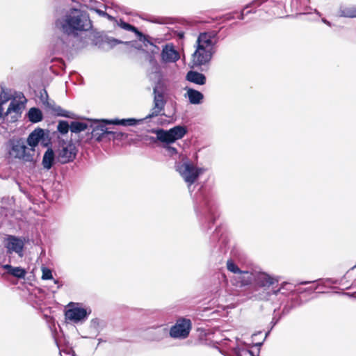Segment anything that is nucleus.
<instances>
[{
    "mask_svg": "<svg viewBox=\"0 0 356 356\" xmlns=\"http://www.w3.org/2000/svg\"><path fill=\"white\" fill-rule=\"evenodd\" d=\"M57 36L55 45L61 50L72 45V37H76L79 33L91 29L92 24L88 15L84 11L70 8L58 16L54 22Z\"/></svg>",
    "mask_w": 356,
    "mask_h": 356,
    "instance_id": "f257e3e1",
    "label": "nucleus"
},
{
    "mask_svg": "<svg viewBox=\"0 0 356 356\" xmlns=\"http://www.w3.org/2000/svg\"><path fill=\"white\" fill-rule=\"evenodd\" d=\"M154 100L153 106L147 115L143 119L136 120L135 118L102 120L94 122H89V128L92 129L91 136L97 141H101L106 136L116 134L115 132L108 131L106 124H115L122 126H134L144 120L153 118L162 115L166 101L164 97L163 88L161 86H156L153 89Z\"/></svg>",
    "mask_w": 356,
    "mask_h": 356,
    "instance_id": "f03ea898",
    "label": "nucleus"
},
{
    "mask_svg": "<svg viewBox=\"0 0 356 356\" xmlns=\"http://www.w3.org/2000/svg\"><path fill=\"white\" fill-rule=\"evenodd\" d=\"M214 35L211 33H202L198 36L195 51L193 54V62L195 65H202L210 61L213 54L215 42L213 41Z\"/></svg>",
    "mask_w": 356,
    "mask_h": 356,
    "instance_id": "7ed1b4c3",
    "label": "nucleus"
},
{
    "mask_svg": "<svg viewBox=\"0 0 356 356\" xmlns=\"http://www.w3.org/2000/svg\"><path fill=\"white\" fill-rule=\"evenodd\" d=\"M227 268L228 270L234 274L231 281L232 284L237 287L250 285L256 278L255 273L248 270L243 271L232 261H227Z\"/></svg>",
    "mask_w": 356,
    "mask_h": 356,
    "instance_id": "20e7f679",
    "label": "nucleus"
},
{
    "mask_svg": "<svg viewBox=\"0 0 356 356\" xmlns=\"http://www.w3.org/2000/svg\"><path fill=\"white\" fill-rule=\"evenodd\" d=\"M176 170L188 184V187L195 183L199 176L204 172L202 168H197L189 162L178 163L176 165Z\"/></svg>",
    "mask_w": 356,
    "mask_h": 356,
    "instance_id": "39448f33",
    "label": "nucleus"
},
{
    "mask_svg": "<svg viewBox=\"0 0 356 356\" xmlns=\"http://www.w3.org/2000/svg\"><path fill=\"white\" fill-rule=\"evenodd\" d=\"M154 132L156 135L157 140L167 145L182 138L187 131L186 127L179 125L169 130L159 129Z\"/></svg>",
    "mask_w": 356,
    "mask_h": 356,
    "instance_id": "423d86ee",
    "label": "nucleus"
},
{
    "mask_svg": "<svg viewBox=\"0 0 356 356\" xmlns=\"http://www.w3.org/2000/svg\"><path fill=\"white\" fill-rule=\"evenodd\" d=\"M10 156L23 160L25 162H33L34 154L33 149L26 146L23 139H19L13 142L9 151Z\"/></svg>",
    "mask_w": 356,
    "mask_h": 356,
    "instance_id": "0eeeda50",
    "label": "nucleus"
},
{
    "mask_svg": "<svg viewBox=\"0 0 356 356\" xmlns=\"http://www.w3.org/2000/svg\"><path fill=\"white\" fill-rule=\"evenodd\" d=\"M191 321L186 318H180L177 320L170 331V335L172 338L185 339L186 338L191 329Z\"/></svg>",
    "mask_w": 356,
    "mask_h": 356,
    "instance_id": "6e6552de",
    "label": "nucleus"
},
{
    "mask_svg": "<svg viewBox=\"0 0 356 356\" xmlns=\"http://www.w3.org/2000/svg\"><path fill=\"white\" fill-rule=\"evenodd\" d=\"M25 105L23 102L13 99L10 102L6 111L3 112L2 118L14 122L21 117Z\"/></svg>",
    "mask_w": 356,
    "mask_h": 356,
    "instance_id": "1a4fd4ad",
    "label": "nucleus"
},
{
    "mask_svg": "<svg viewBox=\"0 0 356 356\" xmlns=\"http://www.w3.org/2000/svg\"><path fill=\"white\" fill-rule=\"evenodd\" d=\"M76 155V149L72 143L63 145L58 151V159L61 163H66L74 159Z\"/></svg>",
    "mask_w": 356,
    "mask_h": 356,
    "instance_id": "9d476101",
    "label": "nucleus"
},
{
    "mask_svg": "<svg viewBox=\"0 0 356 356\" xmlns=\"http://www.w3.org/2000/svg\"><path fill=\"white\" fill-rule=\"evenodd\" d=\"M90 312V309L88 311L87 309L83 307H74L67 309L65 315L66 319L74 323H79L86 319Z\"/></svg>",
    "mask_w": 356,
    "mask_h": 356,
    "instance_id": "9b49d317",
    "label": "nucleus"
},
{
    "mask_svg": "<svg viewBox=\"0 0 356 356\" xmlns=\"http://www.w3.org/2000/svg\"><path fill=\"white\" fill-rule=\"evenodd\" d=\"M24 245V241L19 238L14 236H8L6 238V247L10 253L15 252L19 257H22Z\"/></svg>",
    "mask_w": 356,
    "mask_h": 356,
    "instance_id": "f8f14e48",
    "label": "nucleus"
},
{
    "mask_svg": "<svg viewBox=\"0 0 356 356\" xmlns=\"http://www.w3.org/2000/svg\"><path fill=\"white\" fill-rule=\"evenodd\" d=\"M161 57V61L165 63H175L180 58L179 54L175 49L172 44H168L163 46Z\"/></svg>",
    "mask_w": 356,
    "mask_h": 356,
    "instance_id": "ddd939ff",
    "label": "nucleus"
},
{
    "mask_svg": "<svg viewBox=\"0 0 356 356\" xmlns=\"http://www.w3.org/2000/svg\"><path fill=\"white\" fill-rule=\"evenodd\" d=\"M45 133L42 129H35L33 131L27 138L26 143L29 145V148L33 149V154L35 155V147L40 142H44Z\"/></svg>",
    "mask_w": 356,
    "mask_h": 356,
    "instance_id": "4468645a",
    "label": "nucleus"
},
{
    "mask_svg": "<svg viewBox=\"0 0 356 356\" xmlns=\"http://www.w3.org/2000/svg\"><path fill=\"white\" fill-rule=\"evenodd\" d=\"M257 284L262 287H269L273 285L277 280L265 273H255Z\"/></svg>",
    "mask_w": 356,
    "mask_h": 356,
    "instance_id": "2eb2a0df",
    "label": "nucleus"
},
{
    "mask_svg": "<svg viewBox=\"0 0 356 356\" xmlns=\"http://www.w3.org/2000/svg\"><path fill=\"white\" fill-rule=\"evenodd\" d=\"M188 81L199 85H204L206 82V77L203 74L195 71H190L187 73Z\"/></svg>",
    "mask_w": 356,
    "mask_h": 356,
    "instance_id": "dca6fc26",
    "label": "nucleus"
},
{
    "mask_svg": "<svg viewBox=\"0 0 356 356\" xmlns=\"http://www.w3.org/2000/svg\"><path fill=\"white\" fill-rule=\"evenodd\" d=\"M3 268L7 270V273L17 278H24L26 274L25 269L21 267H13L11 265L6 264Z\"/></svg>",
    "mask_w": 356,
    "mask_h": 356,
    "instance_id": "f3484780",
    "label": "nucleus"
},
{
    "mask_svg": "<svg viewBox=\"0 0 356 356\" xmlns=\"http://www.w3.org/2000/svg\"><path fill=\"white\" fill-rule=\"evenodd\" d=\"M339 15L343 17H356V6H341L339 10Z\"/></svg>",
    "mask_w": 356,
    "mask_h": 356,
    "instance_id": "a211bd4d",
    "label": "nucleus"
},
{
    "mask_svg": "<svg viewBox=\"0 0 356 356\" xmlns=\"http://www.w3.org/2000/svg\"><path fill=\"white\" fill-rule=\"evenodd\" d=\"M187 96L188 97L189 102L193 104H200L204 98L202 93L196 90L191 88L187 90Z\"/></svg>",
    "mask_w": 356,
    "mask_h": 356,
    "instance_id": "6ab92c4d",
    "label": "nucleus"
},
{
    "mask_svg": "<svg viewBox=\"0 0 356 356\" xmlns=\"http://www.w3.org/2000/svg\"><path fill=\"white\" fill-rule=\"evenodd\" d=\"M54 152L51 149H48L42 159V165L44 168L49 170L54 163Z\"/></svg>",
    "mask_w": 356,
    "mask_h": 356,
    "instance_id": "aec40b11",
    "label": "nucleus"
},
{
    "mask_svg": "<svg viewBox=\"0 0 356 356\" xmlns=\"http://www.w3.org/2000/svg\"><path fill=\"white\" fill-rule=\"evenodd\" d=\"M117 24L119 26H120L122 29L124 30L134 32L138 36L139 40H145V35H143L141 32L138 31L135 26L122 20H120L117 22Z\"/></svg>",
    "mask_w": 356,
    "mask_h": 356,
    "instance_id": "412c9836",
    "label": "nucleus"
},
{
    "mask_svg": "<svg viewBox=\"0 0 356 356\" xmlns=\"http://www.w3.org/2000/svg\"><path fill=\"white\" fill-rule=\"evenodd\" d=\"M29 120L33 123L40 122L42 120V113L41 111L37 108H31L28 112Z\"/></svg>",
    "mask_w": 356,
    "mask_h": 356,
    "instance_id": "4be33fe9",
    "label": "nucleus"
},
{
    "mask_svg": "<svg viewBox=\"0 0 356 356\" xmlns=\"http://www.w3.org/2000/svg\"><path fill=\"white\" fill-rule=\"evenodd\" d=\"M90 123L83 122H72L70 124V130L73 133H79L89 128Z\"/></svg>",
    "mask_w": 356,
    "mask_h": 356,
    "instance_id": "5701e85b",
    "label": "nucleus"
},
{
    "mask_svg": "<svg viewBox=\"0 0 356 356\" xmlns=\"http://www.w3.org/2000/svg\"><path fill=\"white\" fill-rule=\"evenodd\" d=\"M57 129L61 134H65L70 129V124L66 121H60Z\"/></svg>",
    "mask_w": 356,
    "mask_h": 356,
    "instance_id": "b1692460",
    "label": "nucleus"
},
{
    "mask_svg": "<svg viewBox=\"0 0 356 356\" xmlns=\"http://www.w3.org/2000/svg\"><path fill=\"white\" fill-rule=\"evenodd\" d=\"M42 280H51L53 278L52 273H51V271L50 269L45 268V267H42Z\"/></svg>",
    "mask_w": 356,
    "mask_h": 356,
    "instance_id": "393cba45",
    "label": "nucleus"
},
{
    "mask_svg": "<svg viewBox=\"0 0 356 356\" xmlns=\"http://www.w3.org/2000/svg\"><path fill=\"white\" fill-rule=\"evenodd\" d=\"M101 321L98 318H94L90 321V327L97 332H99V327L100 326Z\"/></svg>",
    "mask_w": 356,
    "mask_h": 356,
    "instance_id": "a878e982",
    "label": "nucleus"
},
{
    "mask_svg": "<svg viewBox=\"0 0 356 356\" xmlns=\"http://www.w3.org/2000/svg\"><path fill=\"white\" fill-rule=\"evenodd\" d=\"M163 147L165 149V151L167 152L168 154L170 156H173L174 154H177V150L175 147H172L169 145H164Z\"/></svg>",
    "mask_w": 356,
    "mask_h": 356,
    "instance_id": "bb28decb",
    "label": "nucleus"
},
{
    "mask_svg": "<svg viewBox=\"0 0 356 356\" xmlns=\"http://www.w3.org/2000/svg\"><path fill=\"white\" fill-rule=\"evenodd\" d=\"M106 42L108 43V44L111 47H113L114 46H115L116 44H120V43H122V42L120 41V40H118L115 38H108L106 40Z\"/></svg>",
    "mask_w": 356,
    "mask_h": 356,
    "instance_id": "cd10ccee",
    "label": "nucleus"
},
{
    "mask_svg": "<svg viewBox=\"0 0 356 356\" xmlns=\"http://www.w3.org/2000/svg\"><path fill=\"white\" fill-rule=\"evenodd\" d=\"M52 108L58 112V114L63 116L69 117V115L66 113V111L62 110L59 106L57 107H52Z\"/></svg>",
    "mask_w": 356,
    "mask_h": 356,
    "instance_id": "c85d7f7f",
    "label": "nucleus"
},
{
    "mask_svg": "<svg viewBox=\"0 0 356 356\" xmlns=\"http://www.w3.org/2000/svg\"><path fill=\"white\" fill-rule=\"evenodd\" d=\"M238 356H254L250 350H244L238 354Z\"/></svg>",
    "mask_w": 356,
    "mask_h": 356,
    "instance_id": "c756f323",
    "label": "nucleus"
},
{
    "mask_svg": "<svg viewBox=\"0 0 356 356\" xmlns=\"http://www.w3.org/2000/svg\"><path fill=\"white\" fill-rule=\"evenodd\" d=\"M8 101V98H7L6 100H2L1 102H0V118H3V104H5Z\"/></svg>",
    "mask_w": 356,
    "mask_h": 356,
    "instance_id": "7c9ffc66",
    "label": "nucleus"
},
{
    "mask_svg": "<svg viewBox=\"0 0 356 356\" xmlns=\"http://www.w3.org/2000/svg\"><path fill=\"white\" fill-rule=\"evenodd\" d=\"M1 100H6L7 98H8V100L10 99V97L8 96V95L5 92L4 90H3L1 92Z\"/></svg>",
    "mask_w": 356,
    "mask_h": 356,
    "instance_id": "2f4dec72",
    "label": "nucleus"
},
{
    "mask_svg": "<svg viewBox=\"0 0 356 356\" xmlns=\"http://www.w3.org/2000/svg\"><path fill=\"white\" fill-rule=\"evenodd\" d=\"M145 41H144V40H140V41L143 42L144 45H145V47H147V44H150V45H152V46H153V44H152V42H151L147 39V36H146V35H145Z\"/></svg>",
    "mask_w": 356,
    "mask_h": 356,
    "instance_id": "473e14b6",
    "label": "nucleus"
},
{
    "mask_svg": "<svg viewBox=\"0 0 356 356\" xmlns=\"http://www.w3.org/2000/svg\"><path fill=\"white\" fill-rule=\"evenodd\" d=\"M149 63L152 65H156L157 66V63L156 61V60L154 59V58L153 56H150L149 58Z\"/></svg>",
    "mask_w": 356,
    "mask_h": 356,
    "instance_id": "72a5a7b5",
    "label": "nucleus"
},
{
    "mask_svg": "<svg viewBox=\"0 0 356 356\" xmlns=\"http://www.w3.org/2000/svg\"><path fill=\"white\" fill-rule=\"evenodd\" d=\"M322 22H323L324 24H327V25H328V26H331L330 22L329 21H327V20L326 19H325V18H323V19H322Z\"/></svg>",
    "mask_w": 356,
    "mask_h": 356,
    "instance_id": "f704fd0d",
    "label": "nucleus"
},
{
    "mask_svg": "<svg viewBox=\"0 0 356 356\" xmlns=\"http://www.w3.org/2000/svg\"><path fill=\"white\" fill-rule=\"evenodd\" d=\"M98 13H99L100 15H104V16H105V15H106V13L103 12V11H98Z\"/></svg>",
    "mask_w": 356,
    "mask_h": 356,
    "instance_id": "c9c22d12",
    "label": "nucleus"
},
{
    "mask_svg": "<svg viewBox=\"0 0 356 356\" xmlns=\"http://www.w3.org/2000/svg\"><path fill=\"white\" fill-rule=\"evenodd\" d=\"M105 16H106L109 19H113L111 15H108L107 13H106V15H105Z\"/></svg>",
    "mask_w": 356,
    "mask_h": 356,
    "instance_id": "e433bc0d",
    "label": "nucleus"
},
{
    "mask_svg": "<svg viewBox=\"0 0 356 356\" xmlns=\"http://www.w3.org/2000/svg\"><path fill=\"white\" fill-rule=\"evenodd\" d=\"M65 3H68L70 1H72L73 0H63Z\"/></svg>",
    "mask_w": 356,
    "mask_h": 356,
    "instance_id": "4c0bfd02",
    "label": "nucleus"
},
{
    "mask_svg": "<svg viewBox=\"0 0 356 356\" xmlns=\"http://www.w3.org/2000/svg\"><path fill=\"white\" fill-rule=\"evenodd\" d=\"M315 13L319 16L321 15V13L317 10H315Z\"/></svg>",
    "mask_w": 356,
    "mask_h": 356,
    "instance_id": "58836bf2",
    "label": "nucleus"
},
{
    "mask_svg": "<svg viewBox=\"0 0 356 356\" xmlns=\"http://www.w3.org/2000/svg\"><path fill=\"white\" fill-rule=\"evenodd\" d=\"M240 18H241V19H243V13H241V17H240Z\"/></svg>",
    "mask_w": 356,
    "mask_h": 356,
    "instance_id": "ea45409f",
    "label": "nucleus"
}]
</instances>
